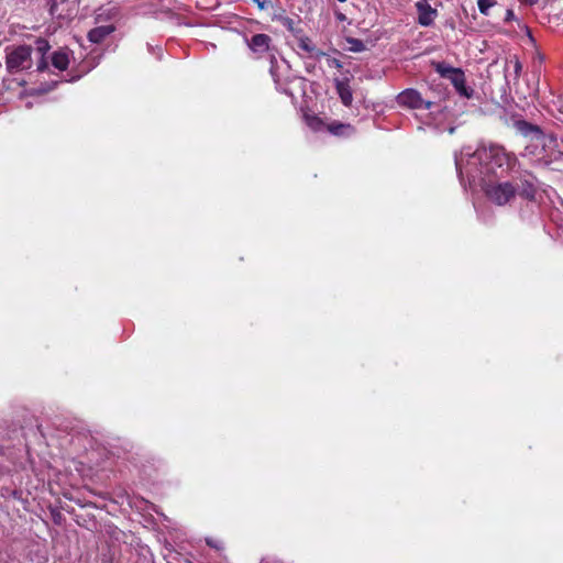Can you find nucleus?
Segmentation results:
<instances>
[{"label": "nucleus", "instance_id": "nucleus-15", "mask_svg": "<svg viewBox=\"0 0 563 563\" xmlns=\"http://www.w3.org/2000/svg\"><path fill=\"white\" fill-rule=\"evenodd\" d=\"M460 68H454L445 63H438L435 65V70L438 74H440L441 77L451 79L453 75L459 70Z\"/></svg>", "mask_w": 563, "mask_h": 563}, {"label": "nucleus", "instance_id": "nucleus-6", "mask_svg": "<svg viewBox=\"0 0 563 563\" xmlns=\"http://www.w3.org/2000/svg\"><path fill=\"white\" fill-rule=\"evenodd\" d=\"M397 102L399 106L407 107L410 109H431L433 102L426 101L420 92L416 89H405L397 96Z\"/></svg>", "mask_w": 563, "mask_h": 563}, {"label": "nucleus", "instance_id": "nucleus-24", "mask_svg": "<svg viewBox=\"0 0 563 563\" xmlns=\"http://www.w3.org/2000/svg\"><path fill=\"white\" fill-rule=\"evenodd\" d=\"M49 11H51L52 15H56L58 18L62 16V14L57 12V2H56V0L52 1Z\"/></svg>", "mask_w": 563, "mask_h": 563}, {"label": "nucleus", "instance_id": "nucleus-12", "mask_svg": "<svg viewBox=\"0 0 563 563\" xmlns=\"http://www.w3.org/2000/svg\"><path fill=\"white\" fill-rule=\"evenodd\" d=\"M297 45H298V48L310 54V56H312V57L320 58L321 56L325 55V53L317 49V47L314 46V44L308 36L298 37Z\"/></svg>", "mask_w": 563, "mask_h": 563}, {"label": "nucleus", "instance_id": "nucleus-22", "mask_svg": "<svg viewBox=\"0 0 563 563\" xmlns=\"http://www.w3.org/2000/svg\"><path fill=\"white\" fill-rule=\"evenodd\" d=\"M260 563H283V562L275 556L267 555V556L263 558Z\"/></svg>", "mask_w": 563, "mask_h": 563}, {"label": "nucleus", "instance_id": "nucleus-8", "mask_svg": "<svg viewBox=\"0 0 563 563\" xmlns=\"http://www.w3.org/2000/svg\"><path fill=\"white\" fill-rule=\"evenodd\" d=\"M517 188V194L527 199L533 200L537 194L536 187V178L532 175H527L522 179H520V184L515 186Z\"/></svg>", "mask_w": 563, "mask_h": 563}, {"label": "nucleus", "instance_id": "nucleus-21", "mask_svg": "<svg viewBox=\"0 0 563 563\" xmlns=\"http://www.w3.org/2000/svg\"><path fill=\"white\" fill-rule=\"evenodd\" d=\"M328 65L338 69L342 68V63L338 58H329Z\"/></svg>", "mask_w": 563, "mask_h": 563}, {"label": "nucleus", "instance_id": "nucleus-25", "mask_svg": "<svg viewBox=\"0 0 563 563\" xmlns=\"http://www.w3.org/2000/svg\"><path fill=\"white\" fill-rule=\"evenodd\" d=\"M515 19H516V16H515L514 11H512L511 9H508V10L506 11L505 21H506V22H510V21H512V20H515Z\"/></svg>", "mask_w": 563, "mask_h": 563}, {"label": "nucleus", "instance_id": "nucleus-18", "mask_svg": "<svg viewBox=\"0 0 563 563\" xmlns=\"http://www.w3.org/2000/svg\"><path fill=\"white\" fill-rule=\"evenodd\" d=\"M495 4V0H477L478 10L484 15H488L490 8H493Z\"/></svg>", "mask_w": 563, "mask_h": 563}, {"label": "nucleus", "instance_id": "nucleus-20", "mask_svg": "<svg viewBox=\"0 0 563 563\" xmlns=\"http://www.w3.org/2000/svg\"><path fill=\"white\" fill-rule=\"evenodd\" d=\"M253 3L256 4V7L261 10V11H265V10H268L269 8H272V1L271 0H252Z\"/></svg>", "mask_w": 563, "mask_h": 563}, {"label": "nucleus", "instance_id": "nucleus-10", "mask_svg": "<svg viewBox=\"0 0 563 563\" xmlns=\"http://www.w3.org/2000/svg\"><path fill=\"white\" fill-rule=\"evenodd\" d=\"M450 81L452 82L459 95L466 98H470L473 95V89L466 86L465 75L462 71V69H459L450 79Z\"/></svg>", "mask_w": 563, "mask_h": 563}, {"label": "nucleus", "instance_id": "nucleus-1", "mask_svg": "<svg viewBox=\"0 0 563 563\" xmlns=\"http://www.w3.org/2000/svg\"><path fill=\"white\" fill-rule=\"evenodd\" d=\"M511 159L498 145L481 146L474 152H471V147H465L460 155L455 154V167L463 186L465 180L470 186L479 183L490 202L505 206L515 199L517 188L510 181H496L489 177L501 176L510 166Z\"/></svg>", "mask_w": 563, "mask_h": 563}, {"label": "nucleus", "instance_id": "nucleus-16", "mask_svg": "<svg viewBox=\"0 0 563 563\" xmlns=\"http://www.w3.org/2000/svg\"><path fill=\"white\" fill-rule=\"evenodd\" d=\"M307 125L313 131H321L324 128L323 121L314 114H305Z\"/></svg>", "mask_w": 563, "mask_h": 563}, {"label": "nucleus", "instance_id": "nucleus-2", "mask_svg": "<svg viewBox=\"0 0 563 563\" xmlns=\"http://www.w3.org/2000/svg\"><path fill=\"white\" fill-rule=\"evenodd\" d=\"M555 146L556 140L553 136L539 133L526 146L525 155L539 165L549 166L562 156V153L556 151Z\"/></svg>", "mask_w": 563, "mask_h": 563}, {"label": "nucleus", "instance_id": "nucleus-17", "mask_svg": "<svg viewBox=\"0 0 563 563\" xmlns=\"http://www.w3.org/2000/svg\"><path fill=\"white\" fill-rule=\"evenodd\" d=\"M328 130L334 135H345L353 132L350 124L336 123L328 126Z\"/></svg>", "mask_w": 563, "mask_h": 563}, {"label": "nucleus", "instance_id": "nucleus-13", "mask_svg": "<svg viewBox=\"0 0 563 563\" xmlns=\"http://www.w3.org/2000/svg\"><path fill=\"white\" fill-rule=\"evenodd\" d=\"M51 46L47 40L45 38H37L35 41V49L41 55V60L37 64V70L42 71L47 67V64L44 59V55L49 51Z\"/></svg>", "mask_w": 563, "mask_h": 563}, {"label": "nucleus", "instance_id": "nucleus-26", "mask_svg": "<svg viewBox=\"0 0 563 563\" xmlns=\"http://www.w3.org/2000/svg\"><path fill=\"white\" fill-rule=\"evenodd\" d=\"M206 542H207L208 545H210V547H212L214 549H220L221 548V544L218 541H213L211 539H206Z\"/></svg>", "mask_w": 563, "mask_h": 563}, {"label": "nucleus", "instance_id": "nucleus-3", "mask_svg": "<svg viewBox=\"0 0 563 563\" xmlns=\"http://www.w3.org/2000/svg\"><path fill=\"white\" fill-rule=\"evenodd\" d=\"M123 18L122 7L115 1H108L98 7L93 12L95 24H112L115 29Z\"/></svg>", "mask_w": 563, "mask_h": 563}, {"label": "nucleus", "instance_id": "nucleus-11", "mask_svg": "<svg viewBox=\"0 0 563 563\" xmlns=\"http://www.w3.org/2000/svg\"><path fill=\"white\" fill-rule=\"evenodd\" d=\"M335 88L342 103L346 107L351 106L353 95L349 82L346 80H336Z\"/></svg>", "mask_w": 563, "mask_h": 563}, {"label": "nucleus", "instance_id": "nucleus-19", "mask_svg": "<svg viewBox=\"0 0 563 563\" xmlns=\"http://www.w3.org/2000/svg\"><path fill=\"white\" fill-rule=\"evenodd\" d=\"M347 42L351 44L350 49L353 52H362L365 48L364 43L358 38H349Z\"/></svg>", "mask_w": 563, "mask_h": 563}, {"label": "nucleus", "instance_id": "nucleus-9", "mask_svg": "<svg viewBox=\"0 0 563 563\" xmlns=\"http://www.w3.org/2000/svg\"><path fill=\"white\" fill-rule=\"evenodd\" d=\"M114 31L115 27H113L112 24H96V26L88 32L87 37L91 43L99 44Z\"/></svg>", "mask_w": 563, "mask_h": 563}, {"label": "nucleus", "instance_id": "nucleus-14", "mask_svg": "<svg viewBox=\"0 0 563 563\" xmlns=\"http://www.w3.org/2000/svg\"><path fill=\"white\" fill-rule=\"evenodd\" d=\"M52 64L58 70H65L69 65V54L66 51H57L52 56Z\"/></svg>", "mask_w": 563, "mask_h": 563}, {"label": "nucleus", "instance_id": "nucleus-27", "mask_svg": "<svg viewBox=\"0 0 563 563\" xmlns=\"http://www.w3.org/2000/svg\"><path fill=\"white\" fill-rule=\"evenodd\" d=\"M519 1L526 5H533L538 2V0H519Z\"/></svg>", "mask_w": 563, "mask_h": 563}, {"label": "nucleus", "instance_id": "nucleus-5", "mask_svg": "<svg viewBox=\"0 0 563 563\" xmlns=\"http://www.w3.org/2000/svg\"><path fill=\"white\" fill-rule=\"evenodd\" d=\"M249 48L258 54L260 57H266L271 65L275 60L274 49L272 47V38L266 34H256L249 42Z\"/></svg>", "mask_w": 563, "mask_h": 563}, {"label": "nucleus", "instance_id": "nucleus-23", "mask_svg": "<svg viewBox=\"0 0 563 563\" xmlns=\"http://www.w3.org/2000/svg\"><path fill=\"white\" fill-rule=\"evenodd\" d=\"M522 66L521 63L518 59L514 60V73L515 76L518 77L521 73Z\"/></svg>", "mask_w": 563, "mask_h": 563}, {"label": "nucleus", "instance_id": "nucleus-7", "mask_svg": "<svg viewBox=\"0 0 563 563\" xmlns=\"http://www.w3.org/2000/svg\"><path fill=\"white\" fill-rule=\"evenodd\" d=\"M416 9L418 12V23L421 26H430L438 16V11L427 0L417 1Z\"/></svg>", "mask_w": 563, "mask_h": 563}, {"label": "nucleus", "instance_id": "nucleus-4", "mask_svg": "<svg viewBox=\"0 0 563 563\" xmlns=\"http://www.w3.org/2000/svg\"><path fill=\"white\" fill-rule=\"evenodd\" d=\"M32 48L27 45H20L11 48L7 54V68L10 73H18L29 69L32 65Z\"/></svg>", "mask_w": 563, "mask_h": 563}]
</instances>
